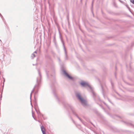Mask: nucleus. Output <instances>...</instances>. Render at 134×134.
Listing matches in <instances>:
<instances>
[{"label":"nucleus","instance_id":"f257e3e1","mask_svg":"<svg viewBox=\"0 0 134 134\" xmlns=\"http://www.w3.org/2000/svg\"><path fill=\"white\" fill-rule=\"evenodd\" d=\"M38 77H37L36 82L37 84H36L34 88L32 90L30 94V99L31 100V93H33L34 91H35V94L37 93L38 92V90L39 87V84L41 82V75L40 70H38Z\"/></svg>","mask_w":134,"mask_h":134},{"label":"nucleus","instance_id":"f03ea898","mask_svg":"<svg viewBox=\"0 0 134 134\" xmlns=\"http://www.w3.org/2000/svg\"><path fill=\"white\" fill-rule=\"evenodd\" d=\"M80 84L83 87L86 88H87V87L89 88L91 90V91L93 94V96L94 99H95V97H97L99 101H100L99 97H98L94 91L93 88L89 85L88 83L86 82H80Z\"/></svg>","mask_w":134,"mask_h":134},{"label":"nucleus","instance_id":"7ed1b4c3","mask_svg":"<svg viewBox=\"0 0 134 134\" xmlns=\"http://www.w3.org/2000/svg\"><path fill=\"white\" fill-rule=\"evenodd\" d=\"M65 106L66 107H67L68 106L69 107V108L71 109V110L73 114L75 115L80 121L81 122L82 124H83L84 125H85V122L84 121L82 120L78 116L75 109L72 106V105H70L67 104L66 105H65Z\"/></svg>","mask_w":134,"mask_h":134},{"label":"nucleus","instance_id":"20e7f679","mask_svg":"<svg viewBox=\"0 0 134 134\" xmlns=\"http://www.w3.org/2000/svg\"><path fill=\"white\" fill-rule=\"evenodd\" d=\"M57 84L56 83V82L55 81L54 82H52V83L51 84V88L52 89L53 92V93L54 96L55 97V98L57 99V100L58 101H59V99L56 95L55 90L54 89V88L55 87V86Z\"/></svg>","mask_w":134,"mask_h":134},{"label":"nucleus","instance_id":"39448f33","mask_svg":"<svg viewBox=\"0 0 134 134\" xmlns=\"http://www.w3.org/2000/svg\"><path fill=\"white\" fill-rule=\"evenodd\" d=\"M75 94L76 97L79 100H80L82 98L81 96L80 93L79 91H76L75 92Z\"/></svg>","mask_w":134,"mask_h":134},{"label":"nucleus","instance_id":"423d86ee","mask_svg":"<svg viewBox=\"0 0 134 134\" xmlns=\"http://www.w3.org/2000/svg\"><path fill=\"white\" fill-rule=\"evenodd\" d=\"M61 42L63 44V46L64 48V52H65V60H66L68 59V58L67 57V52H66V49H65V46H64V41H63V40H62V39H61Z\"/></svg>","mask_w":134,"mask_h":134},{"label":"nucleus","instance_id":"0eeeda50","mask_svg":"<svg viewBox=\"0 0 134 134\" xmlns=\"http://www.w3.org/2000/svg\"><path fill=\"white\" fill-rule=\"evenodd\" d=\"M63 72L64 74L65 75L66 77H67L70 80H72L73 78L72 77H71L70 75H69L67 72H66V71L63 70Z\"/></svg>","mask_w":134,"mask_h":134},{"label":"nucleus","instance_id":"6e6552de","mask_svg":"<svg viewBox=\"0 0 134 134\" xmlns=\"http://www.w3.org/2000/svg\"><path fill=\"white\" fill-rule=\"evenodd\" d=\"M80 101L82 105L84 107H85L87 106V102L85 100L82 98L80 100Z\"/></svg>","mask_w":134,"mask_h":134},{"label":"nucleus","instance_id":"1a4fd4ad","mask_svg":"<svg viewBox=\"0 0 134 134\" xmlns=\"http://www.w3.org/2000/svg\"><path fill=\"white\" fill-rule=\"evenodd\" d=\"M35 110L38 116L41 117L42 116L43 117V115L41 113L40 111H38L36 108H35Z\"/></svg>","mask_w":134,"mask_h":134},{"label":"nucleus","instance_id":"9d476101","mask_svg":"<svg viewBox=\"0 0 134 134\" xmlns=\"http://www.w3.org/2000/svg\"><path fill=\"white\" fill-rule=\"evenodd\" d=\"M41 130L42 132V133H44L45 132V131L44 128L43 126H41Z\"/></svg>","mask_w":134,"mask_h":134},{"label":"nucleus","instance_id":"9b49d317","mask_svg":"<svg viewBox=\"0 0 134 134\" xmlns=\"http://www.w3.org/2000/svg\"><path fill=\"white\" fill-rule=\"evenodd\" d=\"M46 72L47 75V76L48 78V73L49 72V71L47 70H46Z\"/></svg>","mask_w":134,"mask_h":134},{"label":"nucleus","instance_id":"f8f14e48","mask_svg":"<svg viewBox=\"0 0 134 134\" xmlns=\"http://www.w3.org/2000/svg\"><path fill=\"white\" fill-rule=\"evenodd\" d=\"M35 56V55L34 53H33L31 55V57L32 59H33L34 58Z\"/></svg>","mask_w":134,"mask_h":134},{"label":"nucleus","instance_id":"ddd939ff","mask_svg":"<svg viewBox=\"0 0 134 134\" xmlns=\"http://www.w3.org/2000/svg\"><path fill=\"white\" fill-rule=\"evenodd\" d=\"M101 88H102V93H103V96H104V98H105L104 94V92L103 89V88H102V86L101 85Z\"/></svg>","mask_w":134,"mask_h":134},{"label":"nucleus","instance_id":"4468645a","mask_svg":"<svg viewBox=\"0 0 134 134\" xmlns=\"http://www.w3.org/2000/svg\"><path fill=\"white\" fill-rule=\"evenodd\" d=\"M130 1L132 3L134 4V0H130Z\"/></svg>","mask_w":134,"mask_h":134},{"label":"nucleus","instance_id":"2eb2a0df","mask_svg":"<svg viewBox=\"0 0 134 134\" xmlns=\"http://www.w3.org/2000/svg\"><path fill=\"white\" fill-rule=\"evenodd\" d=\"M71 119L72 120L73 122V123L74 124H75V121H74L73 120V119L71 118Z\"/></svg>","mask_w":134,"mask_h":134},{"label":"nucleus","instance_id":"dca6fc26","mask_svg":"<svg viewBox=\"0 0 134 134\" xmlns=\"http://www.w3.org/2000/svg\"><path fill=\"white\" fill-rule=\"evenodd\" d=\"M54 69H53L52 71V74H54Z\"/></svg>","mask_w":134,"mask_h":134},{"label":"nucleus","instance_id":"f3484780","mask_svg":"<svg viewBox=\"0 0 134 134\" xmlns=\"http://www.w3.org/2000/svg\"><path fill=\"white\" fill-rule=\"evenodd\" d=\"M0 16L2 18H3V16L0 13Z\"/></svg>","mask_w":134,"mask_h":134},{"label":"nucleus","instance_id":"a211bd4d","mask_svg":"<svg viewBox=\"0 0 134 134\" xmlns=\"http://www.w3.org/2000/svg\"><path fill=\"white\" fill-rule=\"evenodd\" d=\"M32 116L33 117V118H34V119H35V120H36V121H37V120H36L35 119V118H34V116H33V114H32Z\"/></svg>","mask_w":134,"mask_h":134},{"label":"nucleus","instance_id":"6ab92c4d","mask_svg":"<svg viewBox=\"0 0 134 134\" xmlns=\"http://www.w3.org/2000/svg\"><path fill=\"white\" fill-rule=\"evenodd\" d=\"M34 53V54L35 53H37V52L36 51H35L34 53Z\"/></svg>","mask_w":134,"mask_h":134},{"label":"nucleus","instance_id":"aec40b11","mask_svg":"<svg viewBox=\"0 0 134 134\" xmlns=\"http://www.w3.org/2000/svg\"><path fill=\"white\" fill-rule=\"evenodd\" d=\"M104 104H105L106 105H107V106L108 107V108L109 109V107H108V106H107V105L105 103H104Z\"/></svg>","mask_w":134,"mask_h":134},{"label":"nucleus","instance_id":"412c9836","mask_svg":"<svg viewBox=\"0 0 134 134\" xmlns=\"http://www.w3.org/2000/svg\"><path fill=\"white\" fill-rule=\"evenodd\" d=\"M119 1L120 2H121L122 3V1L121 0H119Z\"/></svg>","mask_w":134,"mask_h":134},{"label":"nucleus","instance_id":"4be33fe9","mask_svg":"<svg viewBox=\"0 0 134 134\" xmlns=\"http://www.w3.org/2000/svg\"><path fill=\"white\" fill-rule=\"evenodd\" d=\"M114 5L115 6V7L116 4H115V3H114Z\"/></svg>","mask_w":134,"mask_h":134},{"label":"nucleus","instance_id":"5701e85b","mask_svg":"<svg viewBox=\"0 0 134 134\" xmlns=\"http://www.w3.org/2000/svg\"><path fill=\"white\" fill-rule=\"evenodd\" d=\"M101 107H102V108L104 110V108L103 107H102V106H101Z\"/></svg>","mask_w":134,"mask_h":134},{"label":"nucleus","instance_id":"b1692460","mask_svg":"<svg viewBox=\"0 0 134 134\" xmlns=\"http://www.w3.org/2000/svg\"><path fill=\"white\" fill-rule=\"evenodd\" d=\"M111 84L112 86H113V83L112 82H111Z\"/></svg>","mask_w":134,"mask_h":134},{"label":"nucleus","instance_id":"393cba45","mask_svg":"<svg viewBox=\"0 0 134 134\" xmlns=\"http://www.w3.org/2000/svg\"><path fill=\"white\" fill-rule=\"evenodd\" d=\"M43 133V134H46V132H44V133Z\"/></svg>","mask_w":134,"mask_h":134},{"label":"nucleus","instance_id":"a878e982","mask_svg":"<svg viewBox=\"0 0 134 134\" xmlns=\"http://www.w3.org/2000/svg\"><path fill=\"white\" fill-rule=\"evenodd\" d=\"M55 37H54V39L55 40Z\"/></svg>","mask_w":134,"mask_h":134},{"label":"nucleus","instance_id":"bb28decb","mask_svg":"<svg viewBox=\"0 0 134 134\" xmlns=\"http://www.w3.org/2000/svg\"><path fill=\"white\" fill-rule=\"evenodd\" d=\"M38 121L39 122H40V121H39V120H38Z\"/></svg>","mask_w":134,"mask_h":134},{"label":"nucleus","instance_id":"cd10ccee","mask_svg":"<svg viewBox=\"0 0 134 134\" xmlns=\"http://www.w3.org/2000/svg\"><path fill=\"white\" fill-rule=\"evenodd\" d=\"M108 100H109V101L110 102V103H111V102H110V101H109V100L108 99Z\"/></svg>","mask_w":134,"mask_h":134},{"label":"nucleus","instance_id":"c85d7f7f","mask_svg":"<svg viewBox=\"0 0 134 134\" xmlns=\"http://www.w3.org/2000/svg\"><path fill=\"white\" fill-rule=\"evenodd\" d=\"M93 3H92V6H93Z\"/></svg>","mask_w":134,"mask_h":134},{"label":"nucleus","instance_id":"c756f323","mask_svg":"<svg viewBox=\"0 0 134 134\" xmlns=\"http://www.w3.org/2000/svg\"><path fill=\"white\" fill-rule=\"evenodd\" d=\"M51 76H52V75L51 74Z\"/></svg>","mask_w":134,"mask_h":134},{"label":"nucleus","instance_id":"7c9ffc66","mask_svg":"<svg viewBox=\"0 0 134 134\" xmlns=\"http://www.w3.org/2000/svg\"><path fill=\"white\" fill-rule=\"evenodd\" d=\"M33 65H34V64H33Z\"/></svg>","mask_w":134,"mask_h":134},{"label":"nucleus","instance_id":"2f4dec72","mask_svg":"<svg viewBox=\"0 0 134 134\" xmlns=\"http://www.w3.org/2000/svg\"><path fill=\"white\" fill-rule=\"evenodd\" d=\"M59 61H60V59H59Z\"/></svg>","mask_w":134,"mask_h":134},{"label":"nucleus","instance_id":"473e14b6","mask_svg":"<svg viewBox=\"0 0 134 134\" xmlns=\"http://www.w3.org/2000/svg\"><path fill=\"white\" fill-rule=\"evenodd\" d=\"M4 81H5V80H4V81L3 83L4 82Z\"/></svg>","mask_w":134,"mask_h":134},{"label":"nucleus","instance_id":"72a5a7b5","mask_svg":"<svg viewBox=\"0 0 134 134\" xmlns=\"http://www.w3.org/2000/svg\"><path fill=\"white\" fill-rule=\"evenodd\" d=\"M101 119H102V116H101Z\"/></svg>","mask_w":134,"mask_h":134},{"label":"nucleus","instance_id":"f704fd0d","mask_svg":"<svg viewBox=\"0 0 134 134\" xmlns=\"http://www.w3.org/2000/svg\"><path fill=\"white\" fill-rule=\"evenodd\" d=\"M0 41H1V40H0Z\"/></svg>","mask_w":134,"mask_h":134}]
</instances>
